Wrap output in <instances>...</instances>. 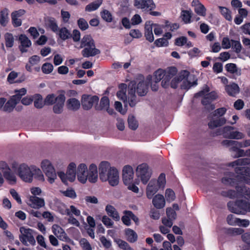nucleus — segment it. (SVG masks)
Masks as SVG:
<instances>
[{
	"mask_svg": "<svg viewBox=\"0 0 250 250\" xmlns=\"http://www.w3.org/2000/svg\"><path fill=\"white\" fill-rule=\"evenodd\" d=\"M77 178L82 184H85L87 181L91 183H95L98 179V173L97 166L94 164L89 165L81 163L77 167Z\"/></svg>",
	"mask_w": 250,
	"mask_h": 250,
	"instance_id": "2",
	"label": "nucleus"
},
{
	"mask_svg": "<svg viewBox=\"0 0 250 250\" xmlns=\"http://www.w3.org/2000/svg\"><path fill=\"white\" fill-rule=\"evenodd\" d=\"M238 218L235 217L232 214H229L227 216V222L229 225L235 226L238 225Z\"/></svg>",
	"mask_w": 250,
	"mask_h": 250,
	"instance_id": "62",
	"label": "nucleus"
},
{
	"mask_svg": "<svg viewBox=\"0 0 250 250\" xmlns=\"http://www.w3.org/2000/svg\"><path fill=\"white\" fill-rule=\"evenodd\" d=\"M17 173L22 181L27 183L32 182L31 165L28 166L24 163L20 165L18 167Z\"/></svg>",
	"mask_w": 250,
	"mask_h": 250,
	"instance_id": "12",
	"label": "nucleus"
},
{
	"mask_svg": "<svg viewBox=\"0 0 250 250\" xmlns=\"http://www.w3.org/2000/svg\"><path fill=\"white\" fill-rule=\"evenodd\" d=\"M165 198L168 202H171L175 199V194L174 191L170 188H167L165 191Z\"/></svg>",
	"mask_w": 250,
	"mask_h": 250,
	"instance_id": "50",
	"label": "nucleus"
},
{
	"mask_svg": "<svg viewBox=\"0 0 250 250\" xmlns=\"http://www.w3.org/2000/svg\"><path fill=\"white\" fill-rule=\"evenodd\" d=\"M54 67L50 63L46 62L44 63L42 67V69L43 73L50 74L53 70Z\"/></svg>",
	"mask_w": 250,
	"mask_h": 250,
	"instance_id": "58",
	"label": "nucleus"
},
{
	"mask_svg": "<svg viewBox=\"0 0 250 250\" xmlns=\"http://www.w3.org/2000/svg\"><path fill=\"white\" fill-rule=\"evenodd\" d=\"M136 175L144 184H146L151 176V171L148 165L143 163L138 165L136 169Z\"/></svg>",
	"mask_w": 250,
	"mask_h": 250,
	"instance_id": "11",
	"label": "nucleus"
},
{
	"mask_svg": "<svg viewBox=\"0 0 250 250\" xmlns=\"http://www.w3.org/2000/svg\"><path fill=\"white\" fill-rule=\"evenodd\" d=\"M58 175L64 184L67 181L74 182L77 176V166L74 162L70 163L67 168L66 173L62 171L58 172Z\"/></svg>",
	"mask_w": 250,
	"mask_h": 250,
	"instance_id": "9",
	"label": "nucleus"
},
{
	"mask_svg": "<svg viewBox=\"0 0 250 250\" xmlns=\"http://www.w3.org/2000/svg\"><path fill=\"white\" fill-rule=\"evenodd\" d=\"M152 203H165L166 199L165 197L160 194H157L152 197Z\"/></svg>",
	"mask_w": 250,
	"mask_h": 250,
	"instance_id": "61",
	"label": "nucleus"
},
{
	"mask_svg": "<svg viewBox=\"0 0 250 250\" xmlns=\"http://www.w3.org/2000/svg\"><path fill=\"white\" fill-rule=\"evenodd\" d=\"M81 48H83L82 54L83 57H93L100 54L99 49L96 48L95 42L90 35H85L81 42Z\"/></svg>",
	"mask_w": 250,
	"mask_h": 250,
	"instance_id": "5",
	"label": "nucleus"
},
{
	"mask_svg": "<svg viewBox=\"0 0 250 250\" xmlns=\"http://www.w3.org/2000/svg\"><path fill=\"white\" fill-rule=\"evenodd\" d=\"M66 104L67 108L72 111H77L79 109L81 106L80 102L75 98L68 99Z\"/></svg>",
	"mask_w": 250,
	"mask_h": 250,
	"instance_id": "28",
	"label": "nucleus"
},
{
	"mask_svg": "<svg viewBox=\"0 0 250 250\" xmlns=\"http://www.w3.org/2000/svg\"><path fill=\"white\" fill-rule=\"evenodd\" d=\"M105 210L107 214L111 217L114 220L119 221L120 220V216L116 210V209L111 205H107Z\"/></svg>",
	"mask_w": 250,
	"mask_h": 250,
	"instance_id": "36",
	"label": "nucleus"
},
{
	"mask_svg": "<svg viewBox=\"0 0 250 250\" xmlns=\"http://www.w3.org/2000/svg\"><path fill=\"white\" fill-rule=\"evenodd\" d=\"M195 12L199 15L202 16H206V9L201 3H198L195 7Z\"/></svg>",
	"mask_w": 250,
	"mask_h": 250,
	"instance_id": "53",
	"label": "nucleus"
},
{
	"mask_svg": "<svg viewBox=\"0 0 250 250\" xmlns=\"http://www.w3.org/2000/svg\"><path fill=\"white\" fill-rule=\"evenodd\" d=\"M4 178L11 184H15L16 182V177L15 174L11 172V169L3 173Z\"/></svg>",
	"mask_w": 250,
	"mask_h": 250,
	"instance_id": "47",
	"label": "nucleus"
},
{
	"mask_svg": "<svg viewBox=\"0 0 250 250\" xmlns=\"http://www.w3.org/2000/svg\"><path fill=\"white\" fill-rule=\"evenodd\" d=\"M80 243L83 250H92V248L89 243L86 239H82L80 240Z\"/></svg>",
	"mask_w": 250,
	"mask_h": 250,
	"instance_id": "64",
	"label": "nucleus"
},
{
	"mask_svg": "<svg viewBox=\"0 0 250 250\" xmlns=\"http://www.w3.org/2000/svg\"><path fill=\"white\" fill-rule=\"evenodd\" d=\"M65 97L63 94L59 95L58 101L53 106V110L55 114H61L63 111Z\"/></svg>",
	"mask_w": 250,
	"mask_h": 250,
	"instance_id": "24",
	"label": "nucleus"
},
{
	"mask_svg": "<svg viewBox=\"0 0 250 250\" xmlns=\"http://www.w3.org/2000/svg\"><path fill=\"white\" fill-rule=\"evenodd\" d=\"M19 102V98L12 96L7 102H5L2 109L5 112H11Z\"/></svg>",
	"mask_w": 250,
	"mask_h": 250,
	"instance_id": "20",
	"label": "nucleus"
},
{
	"mask_svg": "<svg viewBox=\"0 0 250 250\" xmlns=\"http://www.w3.org/2000/svg\"><path fill=\"white\" fill-rule=\"evenodd\" d=\"M226 119L224 117H214L208 123V126L211 129L222 126L226 124Z\"/></svg>",
	"mask_w": 250,
	"mask_h": 250,
	"instance_id": "27",
	"label": "nucleus"
},
{
	"mask_svg": "<svg viewBox=\"0 0 250 250\" xmlns=\"http://www.w3.org/2000/svg\"><path fill=\"white\" fill-rule=\"evenodd\" d=\"M245 137V134L234 129L230 139L240 140Z\"/></svg>",
	"mask_w": 250,
	"mask_h": 250,
	"instance_id": "63",
	"label": "nucleus"
},
{
	"mask_svg": "<svg viewBox=\"0 0 250 250\" xmlns=\"http://www.w3.org/2000/svg\"><path fill=\"white\" fill-rule=\"evenodd\" d=\"M30 191L33 195L30 196L29 198V201L32 203H44L45 201L43 198L37 196V195H40L42 192V190L40 188H31Z\"/></svg>",
	"mask_w": 250,
	"mask_h": 250,
	"instance_id": "21",
	"label": "nucleus"
},
{
	"mask_svg": "<svg viewBox=\"0 0 250 250\" xmlns=\"http://www.w3.org/2000/svg\"><path fill=\"white\" fill-rule=\"evenodd\" d=\"M192 11L191 10H182L181 18L185 23H189L191 22Z\"/></svg>",
	"mask_w": 250,
	"mask_h": 250,
	"instance_id": "42",
	"label": "nucleus"
},
{
	"mask_svg": "<svg viewBox=\"0 0 250 250\" xmlns=\"http://www.w3.org/2000/svg\"><path fill=\"white\" fill-rule=\"evenodd\" d=\"M218 8L222 15L228 21H232L231 12L227 7L221 6H218Z\"/></svg>",
	"mask_w": 250,
	"mask_h": 250,
	"instance_id": "40",
	"label": "nucleus"
},
{
	"mask_svg": "<svg viewBox=\"0 0 250 250\" xmlns=\"http://www.w3.org/2000/svg\"><path fill=\"white\" fill-rule=\"evenodd\" d=\"M229 209L232 212L236 214H246L243 204H228Z\"/></svg>",
	"mask_w": 250,
	"mask_h": 250,
	"instance_id": "31",
	"label": "nucleus"
},
{
	"mask_svg": "<svg viewBox=\"0 0 250 250\" xmlns=\"http://www.w3.org/2000/svg\"><path fill=\"white\" fill-rule=\"evenodd\" d=\"M25 14V11L24 9L14 11L11 13L12 22L14 27H19L21 25V18Z\"/></svg>",
	"mask_w": 250,
	"mask_h": 250,
	"instance_id": "16",
	"label": "nucleus"
},
{
	"mask_svg": "<svg viewBox=\"0 0 250 250\" xmlns=\"http://www.w3.org/2000/svg\"><path fill=\"white\" fill-rule=\"evenodd\" d=\"M179 209V207L178 204H173L172 207L167 208L166 209L167 217L175 220L177 217L176 211Z\"/></svg>",
	"mask_w": 250,
	"mask_h": 250,
	"instance_id": "33",
	"label": "nucleus"
},
{
	"mask_svg": "<svg viewBox=\"0 0 250 250\" xmlns=\"http://www.w3.org/2000/svg\"><path fill=\"white\" fill-rule=\"evenodd\" d=\"M134 5L137 9H141L143 12L150 11L156 6L153 0H134Z\"/></svg>",
	"mask_w": 250,
	"mask_h": 250,
	"instance_id": "14",
	"label": "nucleus"
},
{
	"mask_svg": "<svg viewBox=\"0 0 250 250\" xmlns=\"http://www.w3.org/2000/svg\"><path fill=\"white\" fill-rule=\"evenodd\" d=\"M209 91V88L206 85V87L203 90L196 93L195 95V97L204 96L202 100V104L206 106L208 109L212 110L215 108V105L212 104L211 103L214 100H216L218 96L217 93L215 92H211L207 93Z\"/></svg>",
	"mask_w": 250,
	"mask_h": 250,
	"instance_id": "8",
	"label": "nucleus"
},
{
	"mask_svg": "<svg viewBox=\"0 0 250 250\" xmlns=\"http://www.w3.org/2000/svg\"><path fill=\"white\" fill-rule=\"evenodd\" d=\"M153 23L150 21H147L145 25V36L146 39L150 42L154 41V38L152 32Z\"/></svg>",
	"mask_w": 250,
	"mask_h": 250,
	"instance_id": "26",
	"label": "nucleus"
},
{
	"mask_svg": "<svg viewBox=\"0 0 250 250\" xmlns=\"http://www.w3.org/2000/svg\"><path fill=\"white\" fill-rule=\"evenodd\" d=\"M235 128L231 126H226L219 129L218 135H222L225 138L230 139Z\"/></svg>",
	"mask_w": 250,
	"mask_h": 250,
	"instance_id": "32",
	"label": "nucleus"
},
{
	"mask_svg": "<svg viewBox=\"0 0 250 250\" xmlns=\"http://www.w3.org/2000/svg\"><path fill=\"white\" fill-rule=\"evenodd\" d=\"M31 169L32 173V179L33 177L38 180L44 181V176L41 170L34 165H31Z\"/></svg>",
	"mask_w": 250,
	"mask_h": 250,
	"instance_id": "35",
	"label": "nucleus"
},
{
	"mask_svg": "<svg viewBox=\"0 0 250 250\" xmlns=\"http://www.w3.org/2000/svg\"><path fill=\"white\" fill-rule=\"evenodd\" d=\"M181 82V87L182 89H188L193 86L197 84V79L194 75L190 74L187 70H182L178 75L172 79L170 85L173 88L178 87V84Z\"/></svg>",
	"mask_w": 250,
	"mask_h": 250,
	"instance_id": "3",
	"label": "nucleus"
},
{
	"mask_svg": "<svg viewBox=\"0 0 250 250\" xmlns=\"http://www.w3.org/2000/svg\"><path fill=\"white\" fill-rule=\"evenodd\" d=\"M44 24L45 27L54 33H58L59 27L56 20L51 17H46L44 18Z\"/></svg>",
	"mask_w": 250,
	"mask_h": 250,
	"instance_id": "22",
	"label": "nucleus"
},
{
	"mask_svg": "<svg viewBox=\"0 0 250 250\" xmlns=\"http://www.w3.org/2000/svg\"><path fill=\"white\" fill-rule=\"evenodd\" d=\"M125 234L127 240L130 243H134L138 239L137 234L130 229H127L125 230Z\"/></svg>",
	"mask_w": 250,
	"mask_h": 250,
	"instance_id": "34",
	"label": "nucleus"
},
{
	"mask_svg": "<svg viewBox=\"0 0 250 250\" xmlns=\"http://www.w3.org/2000/svg\"><path fill=\"white\" fill-rule=\"evenodd\" d=\"M244 230L241 228H229L226 229V232L229 235L235 236L240 235L244 232Z\"/></svg>",
	"mask_w": 250,
	"mask_h": 250,
	"instance_id": "51",
	"label": "nucleus"
},
{
	"mask_svg": "<svg viewBox=\"0 0 250 250\" xmlns=\"http://www.w3.org/2000/svg\"><path fill=\"white\" fill-rule=\"evenodd\" d=\"M52 230L54 234L60 240L64 241L69 240V238L64 230L58 225H53L52 227Z\"/></svg>",
	"mask_w": 250,
	"mask_h": 250,
	"instance_id": "19",
	"label": "nucleus"
},
{
	"mask_svg": "<svg viewBox=\"0 0 250 250\" xmlns=\"http://www.w3.org/2000/svg\"><path fill=\"white\" fill-rule=\"evenodd\" d=\"M99 97L96 95L83 94L81 98V104L84 110L90 109L95 104L99 101Z\"/></svg>",
	"mask_w": 250,
	"mask_h": 250,
	"instance_id": "13",
	"label": "nucleus"
},
{
	"mask_svg": "<svg viewBox=\"0 0 250 250\" xmlns=\"http://www.w3.org/2000/svg\"><path fill=\"white\" fill-rule=\"evenodd\" d=\"M100 179L102 182H108L112 187L117 186L119 183L120 177L118 170L112 167L107 161H102L99 165Z\"/></svg>",
	"mask_w": 250,
	"mask_h": 250,
	"instance_id": "1",
	"label": "nucleus"
},
{
	"mask_svg": "<svg viewBox=\"0 0 250 250\" xmlns=\"http://www.w3.org/2000/svg\"><path fill=\"white\" fill-rule=\"evenodd\" d=\"M109 107V100L107 97H103L100 101V105L96 107L97 110H107Z\"/></svg>",
	"mask_w": 250,
	"mask_h": 250,
	"instance_id": "41",
	"label": "nucleus"
},
{
	"mask_svg": "<svg viewBox=\"0 0 250 250\" xmlns=\"http://www.w3.org/2000/svg\"><path fill=\"white\" fill-rule=\"evenodd\" d=\"M226 69L229 72L233 74L236 76H240L241 74V70L238 68L234 63H228L225 66Z\"/></svg>",
	"mask_w": 250,
	"mask_h": 250,
	"instance_id": "37",
	"label": "nucleus"
},
{
	"mask_svg": "<svg viewBox=\"0 0 250 250\" xmlns=\"http://www.w3.org/2000/svg\"><path fill=\"white\" fill-rule=\"evenodd\" d=\"M21 234L19 235V239L21 242L25 246H28L29 244L31 245H35L36 240L33 235V230L29 228H25L21 227L20 228Z\"/></svg>",
	"mask_w": 250,
	"mask_h": 250,
	"instance_id": "10",
	"label": "nucleus"
},
{
	"mask_svg": "<svg viewBox=\"0 0 250 250\" xmlns=\"http://www.w3.org/2000/svg\"><path fill=\"white\" fill-rule=\"evenodd\" d=\"M166 184V176L161 173L157 180L152 179L148 184L146 188V195L148 198L151 199L159 190L164 189Z\"/></svg>",
	"mask_w": 250,
	"mask_h": 250,
	"instance_id": "6",
	"label": "nucleus"
},
{
	"mask_svg": "<svg viewBox=\"0 0 250 250\" xmlns=\"http://www.w3.org/2000/svg\"><path fill=\"white\" fill-rule=\"evenodd\" d=\"M231 47L236 54L240 53L242 49V46L240 42L234 40H231Z\"/></svg>",
	"mask_w": 250,
	"mask_h": 250,
	"instance_id": "48",
	"label": "nucleus"
},
{
	"mask_svg": "<svg viewBox=\"0 0 250 250\" xmlns=\"http://www.w3.org/2000/svg\"><path fill=\"white\" fill-rule=\"evenodd\" d=\"M59 95L56 96L55 94L48 95L44 100V104L46 105H52L58 101Z\"/></svg>",
	"mask_w": 250,
	"mask_h": 250,
	"instance_id": "45",
	"label": "nucleus"
},
{
	"mask_svg": "<svg viewBox=\"0 0 250 250\" xmlns=\"http://www.w3.org/2000/svg\"><path fill=\"white\" fill-rule=\"evenodd\" d=\"M154 76L156 82H159L162 79L165 78V71L163 70V69H159L155 72Z\"/></svg>",
	"mask_w": 250,
	"mask_h": 250,
	"instance_id": "60",
	"label": "nucleus"
},
{
	"mask_svg": "<svg viewBox=\"0 0 250 250\" xmlns=\"http://www.w3.org/2000/svg\"><path fill=\"white\" fill-rule=\"evenodd\" d=\"M41 167L44 172L50 169L51 167H54L51 163L46 159L42 161L41 164Z\"/></svg>",
	"mask_w": 250,
	"mask_h": 250,
	"instance_id": "57",
	"label": "nucleus"
},
{
	"mask_svg": "<svg viewBox=\"0 0 250 250\" xmlns=\"http://www.w3.org/2000/svg\"><path fill=\"white\" fill-rule=\"evenodd\" d=\"M120 90L117 92V96L118 99L122 100L125 105L127 104V97L126 95V85L125 83H121L119 85Z\"/></svg>",
	"mask_w": 250,
	"mask_h": 250,
	"instance_id": "29",
	"label": "nucleus"
},
{
	"mask_svg": "<svg viewBox=\"0 0 250 250\" xmlns=\"http://www.w3.org/2000/svg\"><path fill=\"white\" fill-rule=\"evenodd\" d=\"M5 45L7 47H12L14 45V39L12 34L6 33L4 35Z\"/></svg>",
	"mask_w": 250,
	"mask_h": 250,
	"instance_id": "46",
	"label": "nucleus"
},
{
	"mask_svg": "<svg viewBox=\"0 0 250 250\" xmlns=\"http://www.w3.org/2000/svg\"><path fill=\"white\" fill-rule=\"evenodd\" d=\"M116 242L118 247L123 250H134L126 242L123 240L118 239Z\"/></svg>",
	"mask_w": 250,
	"mask_h": 250,
	"instance_id": "54",
	"label": "nucleus"
},
{
	"mask_svg": "<svg viewBox=\"0 0 250 250\" xmlns=\"http://www.w3.org/2000/svg\"><path fill=\"white\" fill-rule=\"evenodd\" d=\"M151 80V77L149 76L146 81L139 82L136 87V91L140 96H143L146 94L148 90V84Z\"/></svg>",
	"mask_w": 250,
	"mask_h": 250,
	"instance_id": "18",
	"label": "nucleus"
},
{
	"mask_svg": "<svg viewBox=\"0 0 250 250\" xmlns=\"http://www.w3.org/2000/svg\"><path fill=\"white\" fill-rule=\"evenodd\" d=\"M101 15L104 21L108 22L112 21V16L109 11L107 10H104L101 12Z\"/></svg>",
	"mask_w": 250,
	"mask_h": 250,
	"instance_id": "56",
	"label": "nucleus"
},
{
	"mask_svg": "<svg viewBox=\"0 0 250 250\" xmlns=\"http://www.w3.org/2000/svg\"><path fill=\"white\" fill-rule=\"evenodd\" d=\"M46 176L48 178V181L51 184L55 182V179L57 178V174L54 167H51L50 169L44 172Z\"/></svg>",
	"mask_w": 250,
	"mask_h": 250,
	"instance_id": "43",
	"label": "nucleus"
},
{
	"mask_svg": "<svg viewBox=\"0 0 250 250\" xmlns=\"http://www.w3.org/2000/svg\"><path fill=\"white\" fill-rule=\"evenodd\" d=\"M19 73L12 71L8 75L7 78V81L10 84L15 83H21L25 80L24 77H22V79L18 80L15 81V80L18 77Z\"/></svg>",
	"mask_w": 250,
	"mask_h": 250,
	"instance_id": "38",
	"label": "nucleus"
},
{
	"mask_svg": "<svg viewBox=\"0 0 250 250\" xmlns=\"http://www.w3.org/2000/svg\"><path fill=\"white\" fill-rule=\"evenodd\" d=\"M8 21V12L7 9H4L0 12V24L5 26Z\"/></svg>",
	"mask_w": 250,
	"mask_h": 250,
	"instance_id": "44",
	"label": "nucleus"
},
{
	"mask_svg": "<svg viewBox=\"0 0 250 250\" xmlns=\"http://www.w3.org/2000/svg\"><path fill=\"white\" fill-rule=\"evenodd\" d=\"M19 41L21 43L20 50L21 52H26L27 49L26 48L29 47L31 45V41L25 35L22 34L19 37Z\"/></svg>",
	"mask_w": 250,
	"mask_h": 250,
	"instance_id": "30",
	"label": "nucleus"
},
{
	"mask_svg": "<svg viewBox=\"0 0 250 250\" xmlns=\"http://www.w3.org/2000/svg\"><path fill=\"white\" fill-rule=\"evenodd\" d=\"M35 99L34 106L37 108H41L43 106L42 99L41 95L36 94L34 96L33 100Z\"/></svg>",
	"mask_w": 250,
	"mask_h": 250,
	"instance_id": "55",
	"label": "nucleus"
},
{
	"mask_svg": "<svg viewBox=\"0 0 250 250\" xmlns=\"http://www.w3.org/2000/svg\"><path fill=\"white\" fill-rule=\"evenodd\" d=\"M128 124L130 128L136 130L138 127V123L133 115H130L128 118Z\"/></svg>",
	"mask_w": 250,
	"mask_h": 250,
	"instance_id": "49",
	"label": "nucleus"
},
{
	"mask_svg": "<svg viewBox=\"0 0 250 250\" xmlns=\"http://www.w3.org/2000/svg\"><path fill=\"white\" fill-rule=\"evenodd\" d=\"M57 33L59 34L60 37L63 40L68 39L70 36V33L65 27L62 28L60 29H59V31Z\"/></svg>",
	"mask_w": 250,
	"mask_h": 250,
	"instance_id": "52",
	"label": "nucleus"
},
{
	"mask_svg": "<svg viewBox=\"0 0 250 250\" xmlns=\"http://www.w3.org/2000/svg\"><path fill=\"white\" fill-rule=\"evenodd\" d=\"M225 90L227 94L231 97H235L240 92L238 85L234 83L226 84L225 86Z\"/></svg>",
	"mask_w": 250,
	"mask_h": 250,
	"instance_id": "25",
	"label": "nucleus"
},
{
	"mask_svg": "<svg viewBox=\"0 0 250 250\" xmlns=\"http://www.w3.org/2000/svg\"><path fill=\"white\" fill-rule=\"evenodd\" d=\"M136 89L134 84L131 83L128 85V101L129 105L131 107H134L138 102V100L135 95Z\"/></svg>",
	"mask_w": 250,
	"mask_h": 250,
	"instance_id": "17",
	"label": "nucleus"
},
{
	"mask_svg": "<svg viewBox=\"0 0 250 250\" xmlns=\"http://www.w3.org/2000/svg\"><path fill=\"white\" fill-rule=\"evenodd\" d=\"M122 177L123 182L125 185H130L132 183L134 171L131 166L126 165L123 167Z\"/></svg>",
	"mask_w": 250,
	"mask_h": 250,
	"instance_id": "15",
	"label": "nucleus"
},
{
	"mask_svg": "<svg viewBox=\"0 0 250 250\" xmlns=\"http://www.w3.org/2000/svg\"><path fill=\"white\" fill-rule=\"evenodd\" d=\"M103 3V0H96L85 6V10L87 12L95 11L99 8Z\"/></svg>",
	"mask_w": 250,
	"mask_h": 250,
	"instance_id": "39",
	"label": "nucleus"
},
{
	"mask_svg": "<svg viewBox=\"0 0 250 250\" xmlns=\"http://www.w3.org/2000/svg\"><path fill=\"white\" fill-rule=\"evenodd\" d=\"M125 215L122 217V220L123 223L128 226L131 224L130 219H132L136 224L139 222L138 218L131 211L125 210L124 211Z\"/></svg>",
	"mask_w": 250,
	"mask_h": 250,
	"instance_id": "23",
	"label": "nucleus"
},
{
	"mask_svg": "<svg viewBox=\"0 0 250 250\" xmlns=\"http://www.w3.org/2000/svg\"><path fill=\"white\" fill-rule=\"evenodd\" d=\"M177 71L176 67H169L167 71H165V76L168 78V80H170L177 73Z\"/></svg>",
	"mask_w": 250,
	"mask_h": 250,
	"instance_id": "59",
	"label": "nucleus"
},
{
	"mask_svg": "<svg viewBox=\"0 0 250 250\" xmlns=\"http://www.w3.org/2000/svg\"><path fill=\"white\" fill-rule=\"evenodd\" d=\"M236 191L234 190H228L222 191L221 195L225 197L230 199H238L244 197L250 200V189L245 185L236 186Z\"/></svg>",
	"mask_w": 250,
	"mask_h": 250,
	"instance_id": "7",
	"label": "nucleus"
},
{
	"mask_svg": "<svg viewBox=\"0 0 250 250\" xmlns=\"http://www.w3.org/2000/svg\"><path fill=\"white\" fill-rule=\"evenodd\" d=\"M250 164V159L241 158L230 163L229 166L235 167V171L238 174L237 179L239 182L250 185V179L247 176L250 177V167L245 168L243 166Z\"/></svg>",
	"mask_w": 250,
	"mask_h": 250,
	"instance_id": "4",
	"label": "nucleus"
}]
</instances>
